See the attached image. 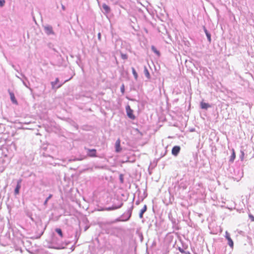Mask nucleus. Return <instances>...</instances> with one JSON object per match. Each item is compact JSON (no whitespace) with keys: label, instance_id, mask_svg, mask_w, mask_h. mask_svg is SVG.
Returning a JSON list of instances; mask_svg holds the SVG:
<instances>
[{"label":"nucleus","instance_id":"2f4dec72","mask_svg":"<svg viewBox=\"0 0 254 254\" xmlns=\"http://www.w3.org/2000/svg\"><path fill=\"white\" fill-rule=\"evenodd\" d=\"M167 148H165L164 149V153H161L160 158H162V157H164V156H165L166 154H167Z\"/></svg>","mask_w":254,"mask_h":254},{"label":"nucleus","instance_id":"e433bc0d","mask_svg":"<svg viewBox=\"0 0 254 254\" xmlns=\"http://www.w3.org/2000/svg\"><path fill=\"white\" fill-rule=\"evenodd\" d=\"M5 166H2L0 167V172H2L4 169H5Z\"/></svg>","mask_w":254,"mask_h":254},{"label":"nucleus","instance_id":"39448f33","mask_svg":"<svg viewBox=\"0 0 254 254\" xmlns=\"http://www.w3.org/2000/svg\"><path fill=\"white\" fill-rule=\"evenodd\" d=\"M235 173L234 176L233 177V179L237 181H239L243 176V172L240 168H237L234 170Z\"/></svg>","mask_w":254,"mask_h":254},{"label":"nucleus","instance_id":"2eb2a0df","mask_svg":"<svg viewBox=\"0 0 254 254\" xmlns=\"http://www.w3.org/2000/svg\"><path fill=\"white\" fill-rule=\"evenodd\" d=\"M168 217L169 220L171 221L172 224H173V227L176 228L177 230H178L179 229L178 228H176V226L177 225L176 219L174 218L172 215L171 214H169L168 215Z\"/></svg>","mask_w":254,"mask_h":254},{"label":"nucleus","instance_id":"de8ad7c7","mask_svg":"<svg viewBox=\"0 0 254 254\" xmlns=\"http://www.w3.org/2000/svg\"><path fill=\"white\" fill-rule=\"evenodd\" d=\"M194 129H190V131H194Z\"/></svg>","mask_w":254,"mask_h":254},{"label":"nucleus","instance_id":"c03bdc74","mask_svg":"<svg viewBox=\"0 0 254 254\" xmlns=\"http://www.w3.org/2000/svg\"><path fill=\"white\" fill-rule=\"evenodd\" d=\"M183 247L185 249H186L187 248V246H185L183 245Z\"/></svg>","mask_w":254,"mask_h":254},{"label":"nucleus","instance_id":"c9c22d12","mask_svg":"<svg viewBox=\"0 0 254 254\" xmlns=\"http://www.w3.org/2000/svg\"><path fill=\"white\" fill-rule=\"evenodd\" d=\"M244 153L243 151H241V155H240V157L241 158V160L242 161L244 159Z\"/></svg>","mask_w":254,"mask_h":254},{"label":"nucleus","instance_id":"4468645a","mask_svg":"<svg viewBox=\"0 0 254 254\" xmlns=\"http://www.w3.org/2000/svg\"><path fill=\"white\" fill-rule=\"evenodd\" d=\"M122 148L121 147V140L119 138L118 139L115 143V151L117 153H119L121 151Z\"/></svg>","mask_w":254,"mask_h":254},{"label":"nucleus","instance_id":"1a4fd4ad","mask_svg":"<svg viewBox=\"0 0 254 254\" xmlns=\"http://www.w3.org/2000/svg\"><path fill=\"white\" fill-rule=\"evenodd\" d=\"M123 202H121L118 205H116V204H114V205H113L112 206L105 207V208H103L102 210H107V211H111V210L117 209L118 208H121L123 206Z\"/></svg>","mask_w":254,"mask_h":254},{"label":"nucleus","instance_id":"58836bf2","mask_svg":"<svg viewBox=\"0 0 254 254\" xmlns=\"http://www.w3.org/2000/svg\"><path fill=\"white\" fill-rule=\"evenodd\" d=\"M120 180L122 183L123 182V176L122 175H121L120 176Z\"/></svg>","mask_w":254,"mask_h":254},{"label":"nucleus","instance_id":"49530a36","mask_svg":"<svg viewBox=\"0 0 254 254\" xmlns=\"http://www.w3.org/2000/svg\"><path fill=\"white\" fill-rule=\"evenodd\" d=\"M136 204L137 205V204H139V202H138V201H136Z\"/></svg>","mask_w":254,"mask_h":254},{"label":"nucleus","instance_id":"f704fd0d","mask_svg":"<svg viewBox=\"0 0 254 254\" xmlns=\"http://www.w3.org/2000/svg\"><path fill=\"white\" fill-rule=\"evenodd\" d=\"M178 250L180 252H181V253H185V251L183 249L181 248V247H179L178 248Z\"/></svg>","mask_w":254,"mask_h":254},{"label":"nucleus","instance_id":"b1692460","mask_svg":"<svg viewBox=\"0 0 254 254\" xmlns=\"http://www.w3.org/2000/svg\"><path fill=\"white\" fill-rule=\"evenodd\" d=\"M55 231L58 234V235L60 236V237L62 238L64 237V234L63 233V231L61 228H56L55 229Z\"/></svg>","mask_w":254,"mask_h":254},{"label":"nucleus","instance_id":"cd10ccee","mask_svg":"<svg viewBox=\"0 0 254 254\" xmlns=\"http://www.w3.org/2000/svg\"><path fill=\"white\" fill-rule=\"evenodd\" d=\"M43 233L44 232H42L41 233V234L38 235H36V236H34L33 237H32L31 238L32 239H39L41 236L43 234Z\"/></svg>","mask_w":254,"mask_h":254},{"label":"nucleus","instance_id":"5701e85b","mask_svg":"<svg viewBox=\"0 0 254 254\" xmlns=\"http://www.w3.org/2000/svg\"><path fill=\"white\" fill-rule=\"evenodd\" d=\"M151 50L152 52H153L154 53H155L158 57L160 56V52L157 50V49L156 48V47L154 46H152L151 47Z\"/></svg>","mask_w":254,"mask_h":254},{"label":"nucleus","instance_id":"a878e982","mask_svg":"<svg viewBox=\"0 0 254 254\" xmlns=\"http://www.w3.org/2000/svg\"><path fill=\"white\" fill-rule=\"evenodd\" d=\"M53 196V195L52 194H49V195L46 198V199H45V200L44 201V205L46 207L47 205V203H48V200L51 199Z\"/></svg>","mask_w":254,"mask_h":254},{"label":"nucleus","instance_id":"4be33fe9","mask_svg":"<svg viewBox=\"0 0 254 254\" xmlns=\"http://www.w3.org/2000/svg\"><path fill=\"white\" fill-rule=\"evenodd\" d=\"M144 73L146 77L148 79H150L151 78V76H150L149 72L148 70L147 69V68L146 67V66H144Z\"/></svg>","mask_w":254,"mask_h":254},{"label":"nucleus","instance_id":"37998d69","mask_svg":"<svg viewBox=\"0 0 254 254\" xmlns=\"http://www.w3.org/2000/svg\"><path fill=\"white\" fill-rule=\"evenodd\" d=\"M62 9H63V10H64V9H65V6H64V5H62Z\"/></svg>","mask_w":254,"mask_h":254},{"label":"nucleus","instance_id":"c85d7f7f","mask_svg":"<svg viewBox=\"0 0 254 254\" xmlns=\"http://www.w3.org/2000/svg\"><path fill=\"white\" fill-rule=\"evenodd\" d=\"M85 158H86V156H84V157H82V158H74L73 159H70L69 160V161H81Z\"/></svg>","mask_w":254,"mask_h":254},{"label":"nucleus","instance_id":"6e6552de","mask_svg":"<svg viewBox=\"0 0 254 254\" xmlns=\"http://www.w3.org/2000/svg\"><path fill=\"white\" fill-rule=\"evenodd\" d=\"M44 29L45 33L48 35H54L55 33L53 30L52 26L47 25L44 26Z\"/></svg>","mask_w":254,"mask_h":254},{"label":"nucleus","instance_id":"dca6fc26","mask_svg":"<svg viewBox=\"0 0 254 254\" xmlns=\"http://www.w3.org/2000/svg\"><path fill=\"white\" fill-rule=\"evenodd\" d=\"M203 31L206 35V36L207 37V39L209 43H211V34L207 30L205 26L203 27Z\"/></svg>","mask_w":254,"mask_h":254},{"label":"nucleus","instance_id":"7ed1b4c3","mask_svg":"<svg viewBox=\"0 0 254 254\" xmlns=\"http://www.w3.org/2000/svg\"><path fill=\"white\" fill-rule=\"evenodd\" d=\"M105 231L108 234L120 238L124 232V230L121 227H110L107 228Z\"/></svg>","mask_w":254,"mask_h":254},{"label":"nucleus","instance_id":"7c9ffc66","mask_svg":"<svg viewBox=\"0 0 254 254\" xmlns=\"http://www.w3.org/2000/svg\"><path fill=\"white\" fill-rule=\"evenodd\" d=\"M5 3V0H0V7H3Z\"/></svg>","mask_w":254,"mask_h":254},{"label":"nucleus","instance_id":"a211bd4d","mask_svg":"<svg viewBox=\"0 0 254 254\" xmlns=\"http://www.w3.org/2000/svg\"><path fill=\"white\" fill-rule=\"evenodd\" d=\"M211 106L207 103L201 102L200 103V107L202 109L207 110L208 108H210Z\"/></svg>","mask_w":254,"mask_h":254},{"label":"nucleus","instance_id":"9b49d317","mask_svg":"<svg viewBox=\"0 0 254 254\" xmlns=\"http://www.w3.org/2000/svg\"><path fill=\"white\" fill-rule=\"evenodd\" d=\"M181 150V147L180 146L175 145L172 149V154L174 156H177L179 154Z\"/></svg>","mask_w":254,"mask_h":254},{"label":"nucleus","instance_id":"20e7f679","mask_svg":"<svg viewBox=\"0 0 254 254\" xmlns=\"http://www.w3.org/2000/svg\"><path fill=\"white\" fill-rule=\"evenodd\" d=\"M133 208V206L132 205L126 212H125L124 214H122V215L121 216V219L118 218L116 219V221H128L131 216Z\"/></svg>","mask_w":254,"mask_h":254},{"label":"nucleus","instance_id":"412c9836","mask_svg":"<svg viewBox=\"0 0 254 254\" xmlns=\"http://www.w3.org/2000/svg\"><path fill=\"white\" fill-rule=\"evenodd\" d=\"M235 158H236V154H235V150L234 149H232V154L230 157L229 162L230 163H233L234 162Z\"/></svg>","mask_w":254,"mask_h":254},{"label":"nucleus","instance_id":"0eeeda50","mask_svg":"<svg viewBox=\"0 0 254 254\" xmlns=\"http://www.w3.org/2000/svg\"><path fill=\"white\" fill-rule=\"evenodd\" d=\"M126 109L127 117L130 119L134 120L135 117L133 113V110L130 108V106L129 105H127L126 107Z\"/></svg>","mask_w":254,"mask_h":254},{"label":"nucleus","instance_id":"473e14b6","mask_svg":"<svg viewBox=\"0 0 254 254\" xmlns=\"http://www.w3.org/2000/svg\"><path fill=\"white\" fill-rule=\"evenodd\" d=\"M121 58L123 60H126L127 59V56L126 54H121Z\"/></svg>","mask_w":254,"mask_h":254},{"label":"nucleus","instance_id":"bb28decb","mask_svg":"<svg viewBox=\"0 0 254 254\" xmlns=\"http://www.w3.org/2000/svg\"><path fill=\"white\" fill-rule=\"evenodd\" d=\"M59 81V79L58 78H56L55 81H53L51 82V85L52 86V88H55V85L57 84Z\"/></svg>","mask_w":254,"mask_h":254},{"label":"nucleus","instance_id":"f8f14e48","mask_svg":"<svg viewBox=\"0 0 254 254\" xmlns=\"http://www.w3.org/2000/svg\"><path fill=\"white\" fill-rule=\"evenodd\" d=\"M225 238L228 241V245L231 248H233L234 247V243L232 239L231 238L230 236V234L228 232H226L225 233Z\"/></svg>","mask_w":254,"mask_h":254},{"label":"nucleus","instance_id":"423d86ee","mask_svg":"<svg viewBox=\"0 0 254 254\" xmlns=\"http://www.w3.org/2000/svg\"><path fill=\"white\" fill-rule=\"evenodd\" d=\"M85 149L87 151V156L90 157H96L97 155V150L95 149H89L85 147Z\"/></svg>","mask_w":254,"mask_h":254},{"label":"nucleus","instance_id":"3c124183","mask_svg":"<svg viewBox=\"0 0 254 254\" xmlns=\"http://www.w3.org/2000/svg\"><path fill=\"white\" fill-rule=\"evenodd\" d=\"M87 230V227H85V230Z\"/></svg>","mask_w":254,"mask_h":254},{"label":"nucleus","instance_id":"79ce46f5","mask_svg":"<svg viewBox=\"0 0 254 254\" xmlns=\"http://www.w3.org/2000/svg\"><path fill=\"white\" fill-rule=\"evenodd\" d=\"M63 84H60L59 85H58V86L57 87V88H59L60 87H61L62 86Z\"/></svg>","mask_w":254,"mask_h":254},{"label":"nucleus","instance_id":"4c0bfd02","mask_svg":"<svg viewBox=\"0 0 254 254\" xmlns=\"http://www.w3.org/2000/svg\"><path fill=\"white\" fill-rule=\"evenodd\" d=\"M101 34L100 33H99L98 34V40H101Z\"/></svg>","mask_w":254,"mask_h":254},{"label":"nucleus","instance_id":"a18cd8bd","mask_svg":"<svg viewBox=\"0 0 254 254\" xmlns=\"http://www.w3.org/2000/svg\"><path fill=\"white\" fill-rule=\"evenodd\" d=\"M16 77H17L18 78H19L21 80V78L20 77H19V76L16 75Z\"/></svg>","mask_w":254,"mask_h":254},{"label":"nucleus","instance_id":"8fccbe9b","mask_svg":"<svg viewBox=\"0 0 254 254\" xmlns=\"http://www.w3.org/2000/svg\"><path fill=\"white\" fill-rule=\"evenodd\" d=\"M87 230V227H85V230Z\"/></svg>","mask_w":254,"mask_h":254},{"label":"nucleus","instance_id":"c756f323","mask_svg":"<svg viewBox=\"0 0 254 254\" xmlns=\"http://www.w3.org/2000/svg\"><path fill=\"white\" fill-rule=\"evenodd\" d=\"M125 85L124 84H123L121 87V92L123 94L125 93Z\"/></svg>","mask_w":254,"mask_h":254},{"label":"nucleus","instance_id":"ea45409f","mask_svg":"<svg viewBox=\"0 0 254 254\" xmlns=\"http://www.w3.org/2000/svg\"><path fill=\"white\" fill-rule=\"evenodd\" d=\"M12 66L15 70L18 72V70L16 68L14 64H12Z\"/></svg>","mask_w":254,"mask_h":254},{"label":"nucleus","instance_id":"6ab92c4d","mask_svg":"<svg viewBox=\"0 0 254 254\" xmlns=\"http://www.w3.org/2000/svg\"><path fill=\"white\" fill-rule=\"evenodd\" d=\"M9 95L10 97V99L12 103L14 104H17V101L15 97L14 94L12 92H9Z\"/></svg>","mask_w":254,"mask_h":254},{"label":"nucleus","instance_id":"ddd939ff","mask_svg":"<svg viewBox=\"0 0 254 254\" xmlns=\"http://www.w3.org/2000/svg\"><path fill=\"white\" fill-rule=\"evenodd\" d=\"M20 75L22 76V77L24 78V80L21 79V80L22 81L23 85L26 87L27 88H29L31 90H32V89L30 88L29 87V85L30 84L29 82L28 81L27 78L22 73H20Z\"/></svg>","mask_w":254,"mask_h":254},{"label":"nucleus","instance_id":"f257e3e1","mask_svg":"<svg viewBox=\"0 0 254 254\" xmlns=\"http://www.w3.org/2000/svg\"><path fill=\"white\" fill-rule=\"evenodd\" d=\"M113 251L115 254H127V249L126 242L121 240V244H115L112 247Z\"/></svg>","mask_w":254,"mask_h":254},{"label":"nucleus","instance_id":"09e8293b","mask_svg":"<svg viewBox=\"0 0 254 254\" xmlns=\"http://www.w3.org/2000/svg\"><path fill=\"white\" fill-rule=\"evenodd\" d=\"M69 80H70V79H67V80H66L64 82H64H66V81H68Z\"/></svg>","mask_w":254,"mask_h":254},{"label":"nucleus","instance_id":"f03ea898","mask_svg":"<svg viewBox=\"0 0 254 254\" xmlns=\"http://www.w3.org/2000/svg\"><path fill=\"white\" fill-rule=\"evenodd\" d=\"M68 244V243L63 242L58 240L56 237L54 236L51 240V248L57 250H61L65 249Z\"/></svg>","mask_w":254,"mask_h":254},{"label":"nucleus","instance_id":"72a5a7b5","mask_svg":"<svg viewBox=\"0 0 254 254\" xmlns=\"http://www.w3.org/2000/svg\"><path fill=\"white\" fill-rule=\"evenodd\" d=\"M249 217L252 221H254V216L252 214H249Z\"/></svg>","mask_w":254,"mask_h":254},{"label":"nucleus","instance_id":"aec40b11","mask_svg":"<svg viewBox=\"0 0 254 254\" xmlns=\"http://www.w3.org/2000/svg\"><path fill=\"white\" fill-rule=\"evenodd\" d=\"M147 210V205H144L143 207L140 210L139 216L140 218H143V214Z\"/></svg>","mask_w":254,"mask_h":254},{"label":"nucleus","instance_id":"9d476101","mask_svg":"<svg viewBox=\"0 0 254 254\" xmlns=\"http://www.w3.org/2000/svg\"><path fill=\"white\" fill-rule=\"evenodd\" d=\"M21 182H22L21 179L18 180L17 182V184L15 188L14 191V195H16L19 193V191H20V190L21 187Z\"/></svg>","mask_w":254,"mask_h":254},{"label":"nucleus","instance_id":"393cba45","mask_svg":"<svg viewBox=\"0 0 254 254\" xmlns=\"http://www.w3.org/2000/svg\"><path fill=\"white\" fill-rule=\"evenodd\" d=\"M131 70H132V74L133 75V76H134L135 79L137 80L138 78V74H137V73L136 72L135 68L134 67H132Z\"/></svg>","mask_w":254,"mask_h":254},{"label":"nucleus","instance_id":"f3484780","mask_svg":"<svg viewBox=\"0 0 254 254\" xmlns=\"http://www.w3.org/2000/svg\"><path fill=\"white\" fill-rule=\"evenodd\" d=\"M102 8L104 10L103 12L105 14H108L111 11L110 7L106 3H103L102 4Z\"/></svg>","mask_w":254,"mask_h":254},{"label":"nucleus","instance_id":"a19ab883","mask_svg":"<svg viewBox=\"0 0 254 254\" xmlns=\"http://www.w3.org/2000/svg\"><path fill=\"white\" fill-rule=\"evenodd\" d=\"M183 254H191L190 253L189 251L188 252H186L185 251V253H184Z\"/></svg>","mask_w":254,"mask_h":254}]
</instances>
